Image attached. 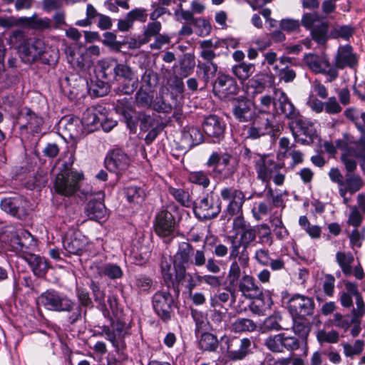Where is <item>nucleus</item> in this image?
I'll return each mask as SVG.
<instances>
[{
	"label": "nucleus",
	"mask_w": 365,
	"mask_h": 365,
	"mask_svg": "<svg viewBox=\"0 0 365 365\" xmlns=\"http://www.w3.org/2000/svg\"><path fill=\"white\" fill-rule=\"evenodd\" d=\"M283 166L284 163H277L267 156H261L255 163L257 178L262 182H268Z\"/></svg>",
	"instance_id": "nucleus-21"
},
{
	"label": "nucleus",
	"mask_w": 365,
	"mask_h": 365,
	"mask_svg": "<svg viewBox=\"0 0 365 365\" xmlns=\"http://www.w3.org/2000/svg\"><path fill=\"white\" fill-rule=\"evenodd\" d=\"M161 29V24L159 21H154L149 23L147 26V29L145 30L143 34V38L140 39V45L148 43L151 37L156 36L159 34Z\"/></svg>",
	"instance_id": "nucleus-62"
},
{
	"label": "nucleus",
	"mask_w": 365,
	"mask_h": 365,
	"mask_svg": "<svg viewBox=\"0 0 365 365\" xmlns=\"http://www.w3.org/2000/svg\"><path fill=\"white\" fill-rule=\"evenodd\" d=\"M240 262L237 260H234L229 269L228 274H227V280H228V286L226 287V290L232 294L234 297L235 293V286L237 284L238 281H240V277L241 275V269L239 264Z\"/></svg>",
	"instance_id": "nucleus-40"
},
{
	"label": "nucleus",
	"mask_w": 365,
	"mask_h": 365,
	"mask_svg": "<svg viewBox=\"0 0 365 365\" xmlns=\"http://www.w3.org/2000/svg\"><path fill=\"white\" fill-rule=\"evenodd\" d=\"M239 291L246 299H257L263 297V289L259 285L255 278L245 274L239 281Z\"/></svg>",
	"instance_id": "nucleus-24"
},
{
	"label": "nucleus",
	"mask_w": 365,
	"mask_h": 365,
	"mask_svg": "<svg viewBox=\"0 0 365 365\" xmlns=\"http://www.w3.org/2000/svg\"><path fill=\"white\" fill-rule=\"evenodd\" d=\"M88 81L76 75L66 77L61 82L63 92L71 100H75L85 96L87 93Z\"/></svg>",
	"instance_id": "nucleus-16"
},
{
	"label": "nucleus",
	"mask_w": 365,
	"mask_h": 365,
	"mask_svg": "<svg viewBox=\"0 0 365 365\" xmlns=\"http://www.w3.org/2000/svg\"><path fill=\"white\" fill-rule=\"evenodd\" d=\"M197 73L200 78L204 82V87H207L208 83L212 84V81H214V78L217 76L218 66L214 62H199L197 64Z\"/></svg>",
	"instance_id": "nucleus-32"
},
{
	"label": "nucleus",
	"mask_w": 365,
	"mask_h": 365,
	"mask_svg": "<svg viewBox=\"0 0 365 365\" xmlns=\"http://www.w3.org/2000/svg\"><path fill=\"white\" fill-rule=\"evenodd\" d=\"M19 23L21 24V26L26 29H33L36 31H44L52 29L51 20L48 17L41 18L38 16L36 13L34 14L30 17H19Z\"/></svg>",
	"instance_id": "nucleus-26"
},
{
	"label": "nucleus",
	"mask_w": 365,
	"mask_h": 365,
	"mask_svg": "<svg viewBox=\"0 0 365 365\" xmlns=\"http://www.w3.org/2000/svg\"><path fill=\"white\" fill-rule=\"evenodd\" d=\"M304 61L314 73L327 76L328 82L335 81L339 76V71L336 70L334 61L331 65L326 54L320 56L314 53L306 54Z\"/></svg>",
	"instance_id": "nucleus-7"
},
{
	"label": "nucleus",
	"mask_w": 365,
	"mask_h": 365,
	"mask_svg": "<svg viewBox=\"0 0 365 365\" xmlns=\"http://www.w3.org/2000/svg\"><path fill=\"white\" fill-rule=\"evenodd\" d=\"M205 136L212 143H220L225 138L227 124L225 120L215 114L205 116L202 122Z\"/></svg>",
	"instance_id": "nucleus-10"
},
{
	"label": "nucleus",
	"mask_w": 365,
	"mask_h": 365,
	"mask_svg": "<svg viewBox=\"0 0 365 365\" xmlns=\"http://www.w3.org/2000/svg\"><path fill=\"white\" fill-rule=\"evenodd\" d=\"M100 277H106L111 280L120 279L123 277L122 268L117 264L108 262L98 267Z\"/></svg>",
	"instance_id": "nucleus-38"
},
{
	"label": "nucleus",
	"mask_w": 365,
	"mask_h": 365,
	"mask_svg": "<svg viewBox=\"0 0 365 365\" xmlns=\"http://www.w3.org/2000/svg\"><path fill=\"white\" fill-rule=\"evenodd\" d=\"M175 225L173 215L166 210L158 212L153 222L155 232L162 237L171 235L174 232Z\"/></svg>",
	"instance_id": "nucleus-20"
},
{
	"label": "nucleus",
	"mask_w": 365,
	"mask_h": 365,
	"mask_svg": "<svg viewBox=\"0 0 365 365\" xmlns=\"http://www.w3.org/2000/svg\"><path fill=\"white\" fill-rule=\"evenodd\" d=\"M135 104L138 108H148L153 103V96L140 88L135 96Z\"/></svg>",
	"instance_id": "nucleus-58"
},
{
	"label": "nucleus",
	"mask_w": 365,
	"mask_h": 365,
	"mask_svg": "<svg viewBox=\"0 0 365 365\" xmlns=\"http://www.w3.org/2000/svg\"><path fill=\"white\" fill-rule=\"evenodd\" d=\"M293 329L297 335L306 339L311 331V326L305 318H294Z\"/></svg>",
	"instance_id": "nucleus-53"
},
{
	"label": "nucleus",
	"mask_w": 365,
	"mask_h": 365,
	"mask_svg": "<svg viewBox=\"0 0 365 365\" xmlns=\"http://www.w3.org/2000/svg\"><path fill=\"white\" fill-rule=\"evenodd\" d=\"M221 207H192L195 216L200 220H208L216 217Z\"/></svg>",
	"instance_id": "nucleus-45"
},
{
	"label": "nucleus",
	"mask_w": 365,
	"mask_h": 365,
	"mask_svg": "<svg viewBox=\"0 0 365 365\" xmlns=\"http://www.w3.org/2000/svg\"><path fill=\"white\" fill-rule=\"evenodd\" d=\"M123 195L130 204H142L145 197L144 190L137 186L125 187L123 190Z\"/></svg>",
	"instance_id": "nucleus-41"
},
{
	"label": "nucleus",
	"mask_w": 365,
	"mask_h": 365,
	"mask_svg": "<svg viewBox=\"0 0 365 365\" xmlns=\"http://www.w3.org/2000/svg\"><path fill=\"white\" fill-rule=\"evenodd\" d=\"M336 70H343L345 68L354 69L359 64V56L354 52L350 44L340 46L334 58Z\"/></svg>",
	"instance_id": "nucleus-18"
},
{
	"label": "nucleus",
	"mask_w": 365,
	"mask_h": 365,
	"mask_svg": "<svg viewBox=\"0 0 365 365\" xmlns=\"http://www.w3.org/2000/svg\"><path fill=\"white\" fill-rule=\"evenodd\" d=\"M103 38L101 43L111 51L119 52L128 42L126 41H118L116 34L114 32L106 31L103 34Z\"/></svg>",
	"instance_id": "nucleus-43"
},
{
	"label": "nucleus",
	"mask_w": 365,
	"mask_h": 365,
	"mask_svg": "<svg viewBox=\"0 0 365 365\" xmlns=\"http://www.w3.org/2000/svg\"><path fill=\"white\" fill-rule=\"evenodd\" d=\"M257 234V227L252 225H247V228L239 234L240 235L239 241L241 242V244H243V249L239 256V262L240 266L243 267H247L248 264L249 253L247 248L250 245V243L255 240Z\"/></svg>",
	"instance_id": "nucleus-25"
},
{
	"label": "nucleus",
	"mask_w": 365,
	"mask_h": 365,
	"mask_svg": "<svg viewBox=\"0 0 365 365\" xmlns=\"http://www.w3.org/2000/svg\"><path fill=\"white\" fill-rule=\"evenodd\" d=\"M170 100L174 103L173 117L178 121V123H182L183 118V113L182 110V96L175 94L173 92L170 93Z\"/></svg>",
	"instance_id": "nucleus-61"
},
{
	"label": "nucleus",
	"mask_w": 365,
	"mask_h": 365,
	"mask_svg": "<svg viewBox=\"0 0 365 365\" xmlns=\"http://www.w3.org/2000/svg\"><path fill=\"white\" fill-rule=\"evenodd\" d=\"M89 288L91 290L94 302L98 305H103L105 302L106 293L105 291L101 289L99 282L91 280Z\"/></svg>",
	"instance_id": "nucleus-63"
},
{
	"label": "nucleus",
	"mask_w": 365,
	"mask_h": 365,
	"mask_svg": "<svg viewBox=\"0 0 365 365\" xmlns=\"http://www.w3.org/2000/svg\"><path fill=\"white\" fill-rule=\"evenodd\" d=\"M23 259L28 262L34 275L37 277H43L50 268L49 263L45 257L33 254L32 251L28 252Z\"/></svg>",
	"instance_id": "nucleus-27"
},
{
	"label": "nucleus",
	"mask_w": 365,
	"mask_h": 365,
	"mask_svg": "<svg viewBox=\"0 0 365 365\" xmlns=\"http://www.w3.org/2000/svg\"><path fill=\"white\" fill-rule=\"evenodd\" d=\"M115 81L130 80L132 77L135 76V73L132 68L125 63H120L117 61L115 69Z\"/></svg>",
	"instance_id": "nucleus-57"
},
{
	"label": "nucleus",
	"mask_w": 365,
	"mask_h": 365,
	"mask_svg": "<svg viewBox=\"0 0 365 365\" xmlns=\"http://www.w3.org/2000/svg\"><path fill=\"white\" fill-rule=\"evenodd\" d=\"M45 48V43L42 39L30 37L23 45L20 55L24 62H36Z\"/></svg>",
	"instance_id": "nucleus-22"
},
{
	"label": "nucleus",
	"mask_w": 365,
	"mask_h": 365,
	"mask_svg": "<svg viewBox=\"0 0 365 365\" xmlns=\"http://www.w3.org/2000/svg\"><path fill=\"white\" fill-rule=\"evenodd\" d=\"M110 83L96 75L95 79L88 81L87 93L94 98L106 96L110 88Z\"/></svg>",
	"instance_id": "nucleus-31"
},
{
	"label": "nucleus",
	"mask_w": 365,
	"mask_h": 365,
	"mask_svg": "<svg viewBox=\"0 0 365 365\" xmlns=\"http://www.w3.org/2000/svg\"><path fill=\"white\" fill-rule=\"evenodd\" d=\"M85 214L91 220L106 221L109 215L107 207H86Z\"/></svg>",
	"instance_id": "nucleus-47"
},
{
	"label": "nucleus",
	"mask_w": 365,
	"mask_h": 365,
	"mask_svg": "<svg viewBox=\"0 0 365 365\" xmlns=\"http://www.w3.org/2000/svg\"><path fill=\"white\" fill-rule=\"evenodd\" d=\"M218 346L217 337L208 332L202 334L199 341V347L203 351H215Z\"/></svg>",
	"instance_id": "nucleus-49"
},
{
	"label": "nucleus",
	"mask_w": 365,
	"mask_h": 365,
	"mask_svg": "<svg viewBox=\"0 0 365 365\" xmlns=\"http://www.w3.org/2000/svg\"><path fill=\"white\" fill-rule=\"evenodd\" d=\"M287 308L293 318H305L314 314L315 303L312 297L295 294L288 300Z\"/></svg>",
	"instance_id": "nucleus-13"
},
{
	"label": "nucleus",
	"mask_w": 365,
	"mask_h": 365,
	"mask_svg": "<svg viewBox=\"0 0 365 365\" xmlns=\"http://www.w3.org/2000/svg\"><path fill=\"white\" fill-rule=\"evenodd\" d=\"M18 123L21 130H29L33 134L38 133L41 130L43 119L31 108L25 107L19 113Z\"/></svg>",
	"instance_id": "nucleus-19"
},
{
	"label": "nucleus",
	"mask_w": 365,
	"mask_h": 365,
	"mask_svg": "<svg viewBox=\"0 0 365 365\" xmlns=\"http://www.w3.org/2000/svg\"><path fill=\"white\" fill-rule=\"evenodd\" d=\"M364 182L361 178L358 175H347L346 180L344 181V189L341 188L339 192L341 197H344V203L347 202V200L345 197L346 191L351 193H355L359 191L363 186Z\"/></svg>",
	"instance_id": "nucleus-37"
},
{
	"label": "nucleus",
	"mask_w": 365,
	"mask_h": 365,
	"mask_svg": "<svg viewBox=\"0 0 365 365\" xmlns=\"http://www.w3.org/2000/svg\"><path fill=\"white\" fill-rule=\"evenodd\" d=\"M329 23L326 21L316 24L313 29H311L310 35L313 41L319 45H325L331 37L329 34Z\"/></svg>",
	"instance_id": "nucleus-36"
},
{
	"label": "nucleus",
	"mask_w": 365,
	"mask_h": 365,
	"mask_svg": "<svg viewBox=\"0 0 365 365\" xmlns=\"http://www.w3.org/2000/svg\"><path fill=\"white\" fill-rule=\"evenodd\" d=\"M355 29L351 25L336 26L330 32L332 38H343L348 40L354 34Z\"/></svg>",
	"instance_id": "nucleus-52"
},
{
	"label": "nucleus",
	"mask_w": 365,
	"mask_h": 365,
	"mask_svg": "<svg viewBox=\"0 0 365 365\" xmlns=\"http://www.w3.org/2000/svg\"><path fill=\"white\" fill-rule=\"evenodd\" d=\"M81 194L82 195H79L81 202H78V203H84L88 201V205H105V193L101 191L95 193L81 192Z\"/></svg>",
	"instance_id": "nucleus-51"
},
{
	"label": "nucleus",
	"mask_w": 365,
	"mask_h": 365,
	"mask_svg": "<svg viewBox=\"0 0 365 365\" xmlns=\"http://www.w3.org/2000/svg\"><path fill=\"white\" fill-rule=\"evenodd\" d=\"M255 66L253 63H247L241 62L232 67V72L240 80L245 81L248 79L255 72Z\"/></svg>",
	"instance_id": "nucleus-44"
},
{
	"label": "nucleus",
	"mask_w": 365,
	"mask_h": 365,
	"mask_svg": "<svg viewBox=\"0 0 365 365\" xmlns=\"http://www.w3.org/2000/svg\"><path fill=\"white\" fill-rule=\"evenodd\" d=\"M9 245L12 251L23 258L28 252L35 250L37 241L29 231L23 230L11 235Z\"/></svg>",
	"instance_id": "nucleus-14"
},
{
	"label": "nucleus",
	"mask_w": 365,
	"mask_h": 365,
	"mask_svg": "<svg viewBox=\"0 0 365 365\" xmlns=\"http://www.w3.org/2000/svg\"><path fill=\"white\" fill-rule=\"evenodd\" d=\"M176 297L169 289L158 291L151 297L153 312L163 322H168L175 315L177 308Z\"/></svg>",
	"instance_id": "nucleus-5"
},
{
	"label": "nucleus",
	"mask_w": 365,
	"mask_h": 365,
	"mask_svg": "<svg viewBox=\"0 0 365 365\" xmlns=\"http://www.w3.org/2000/svg\"><path fill=\"white\" fill-rule=\"evenodd\" d=\"M212 86L213 94L225 101H231L240 91L236 79L221 71L217 73L215 80L212 81Z\"/></svg>",
	"instance_id": "nucleus-6"
},
{
	"label": "nucleus",
	"mask_w": 365,
	"mask_h": 365,
	"mask_svg": "<svg viewBox=\"0 0 365 365\" xmlns=\"http://www.w3.org/2000/svg\"><path fill=\"white\" fill-rule=\"evenodd\" d=\"M206 165L213 168L212 173L220 180L232 179L239 168L238 161L231 154L216 151L211 153Z\"/></svg>",
	"instance_id": "nucleus-3"
},
{
	"label": "nucleus",
	"mask_w": 365,
	"mask_h": 365,
	"mask_svg": "<svg viewBox=\"0 0 365 365\" xmlns=\"http://www.w3.org/2000/svg\"><path fill=\"white\" fill-rule=\"evenodd\" d=\"M37 304L46 310L56 312H72L76 307L73 299L54 289L42 292L37 298Z\"/></svg>",
	"instance_id": "nucleus-4"
},
{
	"label": "nucleus",
	"mask_w": 365,
	"mask_h": 365,
	"mask_svg": "<svg viewBox=\"0 0 365 365\" xmlns=\"http://www.w3.org/2000/svg\"><path fill=\"white\" fill-rule=\"evenodd\" d=\"M193 247L190 243L186 242L180 243L173 260V267L185 266V264L190 262L191 256L193 255Z\"/></svg>",
	"instance_id": "nucleus-33"
},
{
	"label": "nucleus",
	"mask_w": 365,
	"mask_h": 365,
	"mask_svg": "<svg viewBox=\"0 0 365 365\" xmlns=\"http://www.w3.org/2000/svg\"><path fill=\"white\" fill-rule=\"evenodd\" d=\"M153 285V279L145 274L135 276L134 286L138 293H150Z\"/></svg>",
	"instance_id": "nucleus-50"
},
{
	"label": "nucleus",
	"mask_w": 365,
	"mask_h": 365,
	"mask_svg": "<svg viewBox=\"0 0 365 365\" xmlns=\"http://www.w3.org/2000/svg\"><path fill=\"white\" fill-rule=\"evenodd\" d=\"M232 330L237 333L252 332L256 330V323L250 319L239 318L232 324Z\"/></svg>",
	"instance_id": "nucleus-46"
},
{
	"label": "nucleus",
	"mask_w": 365,
	"mask_h": 365,
	"mask_svg": "<svg viewBox=\"0 0 365 365\" xmlns=\"http://www.w3.org/2000/svg\"><path fill=\"white\" fill-rule=\"evenodd\" d=\"M174 103L170 100V93L165 98H162L154 101L153 110L158 113H169L173 109Z\"/></svg>",
	"instance_id": "nucleus-55"
},
{
	"label": "nucleus",
	"mask_w": 365,
	"mask_h": 365,
	"mask_svg": "<svg viewBox=\"0 0 365 365\" xmlns=\"http://www.w3.org/2000/svg\"><path fill=\"white\" fill-rule=\"evenodd\" d=\"M289 127L295 140L302 144H312L317 137L314 123L302 115L295 120L290 121Z\"/></svg>",
	"instance_id": "nucleus-11"
},
{
	"label": "nucleus",
	"mask_w": 365,
	"mask_h": 365,
	"mask_svg": "<svg viewBox=\"0 0 365 365\" xmlns=\"http://www.w3.org/2000/svg\"><path fill=\"white\" fill-rule=\"evenodd\" d=\"M336 261L344 275L350 276L353 273L351 264L354 261V257L351 252H336Z\"/></svg>",
	"instance_id": "nucleus-39"
},
{
	"label": "nucleus",
	"mask_w": 365,
	"mask_h": 365,
	"mask_svg": "<svg viewBox=\"0 0 365 365\" xmlns=\"http://www.w3.org/2000/svg\"><path fill=\"white\" fill-rule=\"evenodd\" d=\"M104 163L110 172L120 174L129 167L130 158L121 149L115 148L107 153Z\"/></svg>",
	"instance_id": "nucleus-17"
},
{
	"label": "nucleus",
	"mask_w": 365,
	"mask_h": 365,
	"mask_svg": "<svg viewBox=\"0 0 365 365\" xmlns=\"http://www.w3.org/2000/svg\"><path fill=\"white\" fill-rule=\"evenodd\" d=\"M181 140L188 148H192L203 141V135L198 128H185L182 133Z\"/></svg>",
	"instance_id": "nucleus-34"
},
{
	"label": "nucleus",
	"mask_w": 365,
	"mask_h": 365,
	"mask_svg": "<svg viewBox=\"0 0 365 365\" xmlns=\"http://www.w3.org/2000/svg\"><path fill=\"white\" fill-rule=\"evenodd\" d=\"M222 341L227 345V357L230 361H241L252 354V342L249 338L226 336Z\"/></svg>",
	"instance_id": "nucleus-8"
},
{
	"label": "nucleus",
	"mask_w": 365,
	"mask_h": 365,
	"mask_svg": "<svg viewBox=\"0 0 365 365\" xmlns=\"http://www.w3.org/2000/svg\"><path fill=\"white\" fill-rule=\"evenodd\" d=\"M283 333L269 336L264 342L267 349L273 352H282Z\"/></svg>",
	"instance_id": "nucleus-60"
},
{
	"label": "nucleus",
	"mask_w": 365,
	"mask_h": 365,
	"mask_svg": "<svg viewBox=\"0 0 365 365\" xmlns=\"http://www.w3.org/2000/svg\"><path fill=\"white\" fill-rule=\"evenodd\" d=\"M158 83V76L156 72L152 69H146L141 77V87L145 88L148 91L156 86Z\"/></svg>",
	"instance_id": "nucleus-54"
},
{
	"label": "nucleus",
	"mask_w": 365,
	"mask_h": 365,
	"mask_svg": "<svg viewBox=\"0 0 365 365\" xmlns=\"http://www.w3.org/2000/svg\"><path fill=\"white\" fill-rule=\"evenodd\" d=\"M173 269L175 277H173L172 282H169L168 284V289H173L176 298H178L180 292V287L184 286L187 289L189 295H191L192 290L197 284L192 274L187 272L185 266L173 267Z\"/></svg>",
	"instance_id": "nucleus-15"
},
{
	"label": "nucleus",
	"mask_w": 365,
	"mask_h": 365,
	"mask_svg": "<svg viewBox=\"0 0 365 365\" xmlns=\"http://www.w3.org/2000/svg\"><path fill=\"white\" fill-rule=\"evenodd\" d=\"M118 60L113 58H105L98 62V76L109 83L115 81V69Z\"/></svg>",
	"instance_id": "nucleus-28"
},
{
	"label": "nucleus",
	"mask_w": 365,
	"mask_h": 365,
	"mask_svg": "<svg viewBox=\"0 0 365 365\" xmlns=\"http://www.w3.org/2000/svg\"><path fill=\"white\" fill-rule=\"evenodd\" d=\"M63 247L70 254L81 255L87 245V240L80 233H73L63 240Z\"/></svg>",
	"instance_id": "nucleus-29"
},
{
	"label": "nucleus",
	"mask_w": 365,
	"mask_h": 365,
	"mask_svg": "<svg viewBox=\"0 0 365 365\" xmlns=\"http://www.w3.org/2000/svg\"><path fill=\"white\" fill-rule=\"evenodd\" d=\"M118 112L130 134L137 133L138 125L141 132H148L144 139L148 145L157 138L164 128L160 116L153 111L136 110L133 106H128L119 108Z\"/></svg>",
	"instance_id": "nucleus-1"
},
{
	"label": "nucleus",
	"mask_w": 365,
	"mask_h": 365,
	"mask_svg": "<svg viewBox=\"0 0 365 365\" xmlns=\"http://www.w3.org/2000/svg\"><path fill=\"white\" fill-rule=\"evenodd\" d=\"M74 163L73 155L70 156L68 161L63 164V170L58 173L55 179L54 188L57 193L71 196L78 189V183L83 179V173H78L72 169Z\"/></svg>",
	"instance_id": "nucleus-2"
},
{
	"label": "nucleus",
	"mask_w": 365,
	"mask_h": 365,
	"mask_svg": "<svg viewBox=\"0 0 365 365\" xmlns=\"http://www.w3.org/2000/svg\"><path fill=\"white\" fill-rule=\"evenodd\" d=\"M76 295L78 302V305L74 307L72 314L68 318V322L73 324L81 319L82 308L93 307V302L90 293L86 288L76 286L75 289Z\"/></svg>",
	"instance_id": "nucleus-23"
},
{
	"label": "nucleus",
	"mask_w": 365,
	"mask_h": 365,
	"mask_svg": "<svg viewBox=\"0 0 365 365\" xmlns=\"http://www.w3.org/2000/svg\"><path fill=\"white\" fill-rule=\"evenodd\" d=\"M28 37L26 36L25 32L21 29L14 31L9 36L10 44L14 47L18 48L19 53L22 50L23 45L28 40Z\"/></svg>",
	"instance_id": "nucleus-64"
},
{
	"label": "nucleus",
	"mask_w": 365,
	"mask_h": 365,
	"mask_svg": "<svg viewBox=\"0 0 365 365\" xmlns=\"http://www.w3.org/2000/svg\"><path fill=\"white\" fill-rule=\"evenodd\" d=\"M278 106L281 113L290 121L295 120L302 115L284 92H282L279 96Z\"/></svg>",
	"instance_id": "nucleus-30"
},
{
	"label": "nucleus",
	"mask_w": 365,
	"mask_h": 365,
	"mask_svg": "<svg viewBox=\"0 0 365 365\" xmlns=\"http://www.w3.org/2000/svg\"><path fill=\"white\" fill-rule=\"evenodd\" d=\"M221 197L228 205H242L245 196L244 193L233 187H225L221 190Z\"/></svg>",
	"instance_id": "nucleus-35"
},
{
	"label": "nucleus",
	"mask_w": 365,
	"mask_h": 365,
	"mask_svg": "<svg viewBox=\"0 0 365 365\" xmlns=\"http://www.w3.org/2000/svg\"><path fill=\"white\" fill-rule=\"evenodd\" d=\"M48 182L47 175L43 172H37L30 177L26 182V186L30 190L45 187Z\"/></svg>",
	"instance_id": "nucleus-56"
},
{
	"label": "nucleus",
	"mask_w": 365,
	"mask_h": 365,
	"mask_svg": "<svg viewBox=\"0 0 365 365\" xmlns=\"http://www.w3.org/2000/svg\"><path fill=\"white\" fill-rule=\"evenodd\" d=\"M272 77L267 73H259L253 76L250 81V86L254 88V93H262L268 83H271Z\"/></svg>",
	"instance_id": "nucleus-42"
},
{
	"label": "nucleus",
	"mask_w": 365,
	"mask_h": 365,
	"mask_svg": "<svg viewBox=\"0 0 365 365\" xmlns=\"http://www.w3.org/2000/svg\"><path fill=\"white\" fill-rule=\"evenodd\" d=\"M234 118L240 123L251 122L256 116L255 103L245 96H237L230 101Z\"/></svg>",
	"instance_id": "nucleus-12"
},
{
	"label": "nucleus",
	"mask_w": 365,
	"mask_h": 365,
	"mask_svg": "<svg viewBox=\"0 0 365 365\" xmlns=\"http://www.w3.org/2000/svg\"><path fill=\"white\" fill-rule=\"evenodd\" d=\"M104 111L106 108L101 106L88 108L83 113L81 120L78 118H69L66 128L70 130L73 125L82 124L85 130L92 133L99 129V120L103 119Z\"/></svg>",
	"instance_id": "nucleus-9"
},
{
	"label": "nucleus",
	"mask_w": 365,
	"mask_h": 365,
	"mask_svg": "<svg viewBox=\"0 0 365 365\" xmlns=\"http://www.w3.org/2000/svg\"><path fill=\"white\" fill-rule=\"evenodd\" d=\"M259 113V115H256L255 118L252 120L255 125L258 129H260L259 131H261L264 135L272 134L274 127L272 122L267 117L264 115V112L260 111Z\"/></svg>",
	"instance_id": "nucleus-48"
},
{
	"label": "nucleus",
	"mask_w": 365,
	"mask_h": 365,
	"mask_svg": "<svg viewBox=\"0 0 365 365\" xmlns=\"http://www.w3.org/2000/svg\"><path fill=\"white\" fill-rule=\"evenodd\" d=\"M188 179L190 182L202 185L205 188L207 187L210 183L207 173L203 170L191 172Z\"/></svg>",
	"instance_id": "nucleus-59"
}]
</instances>
